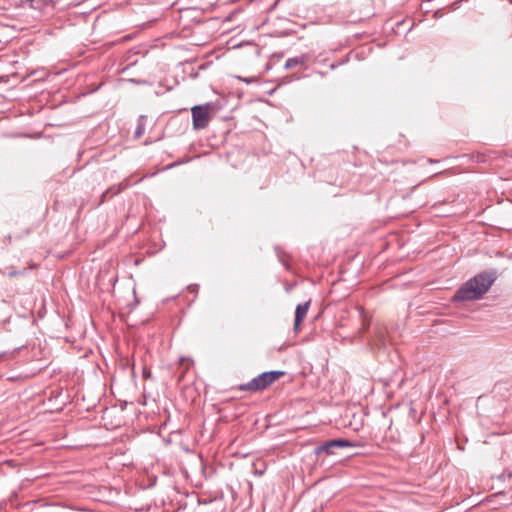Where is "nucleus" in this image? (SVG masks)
I'll return each mask as SVG.
<instances>
[{
  "instance_id": "nucleus-1",
  "label": "nucleus",
  "mask_w": 512,
  "mask_h": 512,
  "mask_svg": "<svg viewBox=\"0 0 512 512\" xmlns=\"http://www.w3.org/2000/svg\"><path fill=\"white\" fill-rule=\"evenodd\" d=\"M498 277L499 273L496 268H489L481 271L468 279L456 290L452 297V301L457 303L482 299Z\"/></svg>"
},
{
  "instance_id": "nucleus-2",
  "label": "nucleus",
  "mask_w": 512,
  "mask_h": 512,
  "mask_svg": "<svg viewBox=\"0 0 512 512\" xmlns=\"http://www.w3.org/2000/svg\"><path fill=\"white\" fill-rule=\"evenodd\" d=\"M283 375L284 372L279 370L265 371L254 377L251 381L239 385V390L250 392L264 390Z\"/></svg>"
},
{
  "instance_id": "nucleus-3",
  "label": "nucleus",
  "mask_w": 512,
  "mask_h": 512,
  "mask_svg": "<svg viewBox=\"0 0 512 512\" xmlns=\"http://www.w3.org/2000/svg\"><path fill=\"white\" fill-rule=\"evenodd\" d=\"M360 446H361V443L357 442V441H350L345 438H335V439H330V440H327V441H324V442L318 444L314 448L313 453L317 457H320V456L327 457V456L335 455L336 449L354 448V447H360Z\"/></svg>"
},
{
  "instance_id": "nucleus-4",
  "label": "nucleus",
  "mask_w": 512,
  "mask_h": 512,
  "mask_svg": "<svg viewBox=\"0 0 512 512\" xmlns=\"http://www.w3.org/2000/svg\"><path fill=\"white\" fill-rule=\"evenodd\" d=\"M212 109V103L196 105L191 108L193 128L195 130H201L208 126Z\"/></svg>"
},
{
  "instance_id": "nucleus-5",
  "label": "nucleus",
  "mask_w": 512,
  "mask_h": 512,
  "mask_svg": "<svg viewBox=\"0 0 512 512\" xmlns=\"http://www.w3.org/2000/svg\"><path fill=\"white\" fill-rule=\"evenodd\" d=\"M385 329L382 327L376 328L374 335L368 340L369 345L376 349H382L386 345Z\"/></svg>"
},
{
  "instance_id": "nucleus-6",
  "label": "nucleus",
  "mask_w": 512,
  "mask_h": 512,
  "mask_svg": "<svg viewBox=\"0 0 512 512\" xmlns=\"http://www.w3.org/2000/svg\"><path fill=\"white\" fill-rule=\"evenodd\" d=\"M309 306H310V300L307 302H304V303H300L296 306L295 318H294V330L295 331L298 330L299 325L305 318V316L308 312Z\"/></svg>"
},
{
  "instance_id": "nucleus-7",
  "label": "nucleus",
  "mask_w": 512,
  "mask_h": 512,
  "mask_svg": "<svg viewBox=\"0 0 512 512\" xmlns=\"http://www.w3.org/2000/svg\"><path fill=\"white\" fill-rule=\"evenodd\" d=\"M308 57L307 55H300L296 57L288 58L285 62L284 68L285 69H291L297 66H305L307 63Z\"/></svg>"
},
{
  "instance_id": "nucleus-8",
  "label": "nucleus",
  "mask_w": 512,
  "mask_h": 512,
  "mask_svg": "<svg viewBox=\"0 0 512 512\" xmlns=\"http://www.w3.org/2000/svg\"><path fill=\"white\" fill-rule=\"evenodd\" d=\"M145 133V116L141 115L137 121V127L135 130V138H140Z\"/></svg>"
},
{
  "instance_id": "nucleus-9",
  "label": "nucleus",
  "mask_w": 512,
  "mask_h": 512,
  "mask_svg": "<svg viewBox=\"0 0 512 512\" xmlns=\"http://www.w3.org/2000/svg\"><path fill=\"white\" fill-rule=\"evenodd\" d=\"M443 17V12L441 9H437L434 13H433V18L435 19H439V18H442Z\"/></svg>"
},
{
  "instance_id": "nucleus-10",
  "label": "nucleus",
  "mask_w": 512,
  "mask_h": 512,
  "mask_svg": "<svg viewBox=\"0 0 512 512\" xmlns=\"http://www.w3.org/2000/svg\"><path fill=\"white\" fill-rule=\"evenodd\" d=\"M368 328H369V324H368V323H366L365 321H363L362 327H361V329H360V333H361V334L366 333V332H367V330H368Z\"/></svg>"
},
{
  "instance_id": "nucleus-11",
  "label": "nucleus",
  "mask_w": 512,
  "mask_h": 512,
  "mask_svg": "<svg viewBox=\"0 0 512 512\" xmlns=\"http://www.w3.org/2000/svg\"><path fill=\"white\" fill-rule=\"evenodd\" d=\"M142 374H143V378H145V379H148V378L151 377V372L148 369H146V368L143 369V373Z\"/></svg>"
},
{
  "instance_id": "nucleus-12",
  "label": "nucleus",
  "mask_w": 512,
  "mask_h": 512,
  "mask_svg": "<svg viewBox=\"0 0 512 512\" xmlns=\"http://www.w3.org/2000/svg\"><path fill=\"white\" fill-rule=\"evenodd\" d=\"M188 288L193 293H197L198 292V285H196V284L190 285Z\"/></svg>"
},
{
  "instance_id": "nucleus-13",
  "label": "nucleus",
  "mask_w": 512,
  "mask_h": 512,
  "mask_svg": "<svg viewBox=\"0 0 512 512\" xmlns=\"http://www.w3.org/2000/svg\"><path fill=\"white\" fill-rule=\"evenodd\" d=\"M359 311H360V317H363L364 316V308L363 307H360L359 308Z\"/></svg>"
},
{
  "instance_id": "nucleus-14",
  "label": "nucleus",
  "mask_w": 512,
  "mask_h": 512,
  "mask_svg": "<svg viewBox=\"0 0 512 512\" xmlns=\"http://www.w3.org/2000/svg\"><path fill=\"white\" fill-rule=\"evenodd\" d=\"M459 3H460V1L455 2L454 6L457 7Z\"/></svg>"
},
{
  "instance_id": "nucleus-15",
  "label": "nucleus",
  "mask_w": 512,
  "mask_h": 512,
  "mask_svg": "<svg viewBox=\"0 0 512 512\" xmlns=\"http://www.w3.org/2000/svg\"><path fill=\"white\" fill-rule=\"evenodd\" d=\"M508 477H509V478H512V472L508 474Z\"/></svg>"
}]
</instances>
